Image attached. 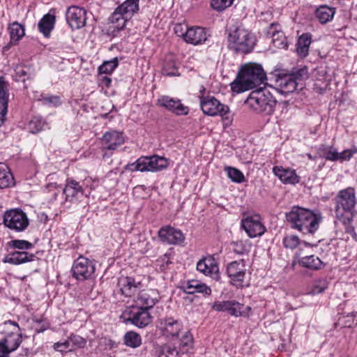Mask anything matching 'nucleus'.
I'll return each mask as SVG.
<instances>
[{"label": "nucleus", "instance_id": "20", "mask_svg": "<svg viewBox=\"0 0 357 357\" xmlns=\"http://www.w3.org/2000/svg\"><path fill=\"white\" fill-rule=\"evenodd\" d=\"M211 33L205 28L193 26L186 29L185 42L192 45H202L209 41Z\"/></svg>", "mask_w": 357, "mask_h": 357}, {"label": "nucleus", "instance_id": "51", "mask_svg": "<svg viewBox=\"0 0 357 357\" xmlns=\"http://www.w3.org/2000/svg\"><path fill=\"white\" fill-rule=\"evenodd\" d=\"M357 153V148L346 149L340 153L337 151V160L340 162L349 160Z\"/></svg>", "mask_w": 357, "mask_h": 357}, {"label": "nucleus", "instance_id": "22", "mask_svg": "<svg viewBox=\"0 0 357 357\" xmlns=\"http://www.w3.org/2000/svg\"><path fill=\"white\" fill-rule=\"evenodd\" d=\"M275 86L280 93L287 95L296 89L297 81L290 74L278 75L275 79Z\"/></svg>", "mask_w": 357, "mask_h": 357}, {"label": "nucleus", "instance_id": "61", "mask_svg": "<svg viewBox=\"0 0 357 357\" xmlns=\"http://www.w3.org/2000/svg\"><path fill=\"white\" fill-rule=\"evenodd\" d=\"M10 352L5 349L2 344H0V357H9Z\"/></svg>", "mask_w": 357, "mask_h": 357}, {"label": "nucleus", "instance_id": "64", "mask_svg": "<svg viewBox=\"0 0 357 357\" xmlns=\"http://www.w3.org/2000/svg\"><path fill=\"white\" fill-rule=\"evenodd\" d=\"M10 47V46H3V52H6V51H8V50H9Z\"/></svg>", "mask_w": 357, "mask_h": 357}, {"label": "nucleus", "instance_id": "41", "mask_svg": "<svg viewBox=\"0 0 357 357\" xmlns=\"http://www.w3.org/2000/svg\"><path fill=\"white\" fill-rule=\"evenodd\" d=\"M123 340L126 346L132 348H137L142 344L141 336L134 331L127 332L123 337Z\"/></svg>", "mask_w": 357, "mask_h": 357}, {"label": "nucleus", "instance_id": "40", "mask_svg": "<svg viewBox=\"0 0 357 357\" xmlns=\"http://www.w3.org/2000/svg\"><path fill=\"white\" fill-rule=\"evenodd\" d=\"M273 26L274 24H272L266 36V38L271 40L269 43L273 45H287V43L284 42L285 38L283 33L273 30Z\"/></svg>", "mask_w": 357, "mask_h": 357}, {"label": "nucleus", "instance_id": "34", "mask_svg": "<svg viewBox=\"0 0 357 357\" xmlns=\"http://www.w3.org/2000/svg\"><path fill=\"white\" fill-rule=\"evenodd\" d=\"M14 185V177L10 172L8 167L4 164L0 163V188H9Z\"/></svg>", "mask_w": 357, "mask_h": 357}, {"label": "nucleus", "instance_id": "28", "mask_svg": "<svg viewBox=\"0 0 357 357\" xmlns=\"http://www.w3.org/2000/svg\"><path fill=\"white\" fill-rule=\"evenodd\" d=\"M8 94L7 86L3 77H0V126L6 119L8 112Z\"/></svg>", "mask_w": 357, "mask_h": 357}, {"label": "nucleus", "instance_id": "36", "mask_svg": "<svg viewBox=\"0 0 357 357\" xmlns=\"http://www.w3.org/2000/svg\"><path fill=\"white\" fill-rule=\"evenodd\" d=\"M319 157L330 161H337V150L332 146L321 144L317 149Z\"/></svg>", "mask_w": 357, "mask_h": 357}, {"label": "nucleus", "instance_id": "45", "mask_svg": "<svg viewBox=\"0 0 357 357\" xmlns=\"http://www.w3.org/2000/svg\"><path fill=\"white\" fill-rule=\"evenodd\" d=\"M328 282L326 279L321 278L317 280L312 286L310 294L312 295L321 294L328 288Z\"/></svg>", "mask_w": 357, "mask_h": 357}, {"label": "nucleus", "instance_id": "4", "mask_svg": "<svg viewBox=\"0 0 357 357\" xmlns=\"http://www.w3.org/2000/svg\"><path fill=\"white\" fill-rule=\"evenodd\" d=\"M335 200V213L339 220L345 215H353L356 205V191L354 188L348 187L340 190Z\"/></svg>", "mask_w": 357, "mask_h": 357}, {"label": "nucleus", "instance_id": "47", "mask_svg": "<svg viewBox=\"0 0 357 357\" xmlns=\"http://www.w3.org/2000/svg\"><path fill=\"white\" fill-rule=\"evenodd\" d=\"M234 0H211V7L216 11L221 12L230 7Z\"/></svg>", "mask_w": 357, "mask_h": 357}, {"label": "nucleus", "instance_id": "56", "mask_svg": "<svg viewBox=\"0 0 357 357\" xmlns=\"http://www.w3.org/2000/svg\"><path fill=\"white\" fill-rule=\"evenodd\" d=\"M187 29L189 28L186 25L178 24L174 27V32L178 36L183 37L184 40H185V32Z\"/></svg>", "mask_w": 357, "mask_h": 357}, {"label": "nucleus", "instance_id": "59", "mask_svg": "<svg viewBox=\"0 0 357 357\" xmlns=\"http://www.w3.org/2000/svg\"><path fill=\"white\" fill-rule=\"evenodd\" d=\"M44 101L50 105L57 106L60 105V98L58 96H48L44 98Z\"/></svg>", "mask_w": 357, "mask_h": 357}, {"label": "nucleus", "instance_id": "43", "mask_svg": "<svg viewBox=\"0 0 357 357\" xmlns=\"http://www.w3.org/2000/svg\"><path fill=\"white\" fill-rule=\"evenodd\" d=\"M118 64L119 61L116 57L113 58L109 61H104L102 64L98 67L99 74H112L118 66Z\"/></svg>", "mask_w": 357, "mask_h": 357}, {"label": "nucleus", "instance_id": "8", "mask_svg": "<svg viewBox=\"0 0 357 357\" xmlns=\"http://www.w3.org/2000/svg\"><path fill=\"white\" fill-rule=\"evenodd\" d=\"M3 223L6 227L12 230L22 231L28 227L29 219L21 209L15 208L5 212Z\"/></svg>", "mask_w": 357, "mask_h": 357}, {"label": "nucleus", "instance_id": "15", "mask_svg": "<svg viewBox=\"0 0 357 357\" xmlns=\"http://www.w3.org/2000/svg\"><path fill=\"white\" fill-rule=\"evenodd\" d=\"M158 236L162 243L168 245H179L185 241L183 232L169 225L161 227L158 232Z\"/></svg>", "mask_w": 357, "mask_h": 357}, {"label": "nucleus", "instance_id": "53", "mask_svg": "<svg viewBox=\"0 0 357 357\" xmlns=\"http://www.w3.org/2000/svg\"><path fill=\"white\" fill-rule=\"evenodd\" d=\"M54 349L60 352H66L67 351H71L73 350V348L70 346V342L69 340L63 342H58L54 343Z\"/></svg>", "mask_w": 357, "mask_h": 357}, {"label": "nucleus", "instance_id": "30", "mask_svg": "<svg viewBox=\"0 0 357 357\" xmlns=\"http://www.w3.org/2000/svg\"><path fill=\"white\" fill-rule=\"evenodd\" d=\"M56 18L55 16L50 13L45 14L40 20L38 24V28L40 33L46 38H49L51 31L53 30Z\"/></svg>", "mask_w": 357, "mask_h": 357}, {"label": "nucleus", "instance_id": "16", "mask_svg": "<svg viewBox=\"0 0 357 357\" xmlns=\"http://www.w3.org/2000/svg\"><path fill=\"white\" fill-rule=\"evenodd\" d=\"M86 10L76 6H70L66 11V21L72 29H79L84 27L86 20Z\"/></svg>", "mask_w": 357, "mask_h": 357}, {"label": "nucleus", "instance_id": "26", "mask_svg": "<svg viewBox=\"0 0 357 357\" xmlns=\"http://www.w3.org/2000/svg\"><path fill=\"white\" fill-rule=\"evenodd\" d=\"M212 308L218 312H227L234 317H240L243 314L241 312L242 305L234 301L215 302Z\"/></svg>", "mask_w": 357, "mask_h": 357}, {"label": "nucleus", "instance_id": "58", "mask_svg": "<svg viewBox=\"0 0 357 357\" xmlns=\"http://www.w3.org/2000/svg\"><path fill=\"white\" fill-rule=\"evenodd\" d=\"M310 46H297L296 52L301 58H305L309 53Z\"/></svg>", "mask_w": 357, "mask_h": 357}, {"label": "nucleus", "instance_id": "13", "mask_svg": "<svg viewBox=\"0 0 357 357\" xmlns=\"http://www.w3.org/2000/svg\"><path fill=\"white\" fill-rule=\"evenodd\" d=\"M226 273L230 278V283L232 285L236 287H243V282L246 273L245 261L241 259L230 262L227 266Z\"/></svg>", "mask_w": 357, "mask_h": 357}, {"label": "nucleus", "instance_id": "38", "mask_svg": "<svg viewBox=\"0 0 357 357\" xmlns=\"http://www.w3.org/2000/svg\"><path fill=\"white\" fill-rule=\"evenodd\" d=\"M8 30L10 32V40L13 42L19 41L25 33L24 26L18 22L12 23L9 26Z\"/></svg>", "mask_w": 357, "mask_h": 357}, {"label": "nucleus", "instance_id": "1", "mask_svg": "<svg viewBox=\"0 0 357 357\" xmlns=\"http://www.w3.org/2000/svg\"><path fill=\"white\" fill-rule=\"evenodd\" d=\"M286 218L291 228L297 229L303 234H314L323 219L320 213H314L299 206H294L289 212L286 213Z\"/></svg>", "mask_w": 357, "mask_h": 357}, {"label": "nucleus", "instance_id": "39", "mask_svg": "<svg viewBox=\"0 0 357 357\" xmlns=\"http://www.w3.org/2000/svg\"><path fill=\"white\" fill-rule=\"evenodd\" d=\"M232 250L238 255H248L251 248V243L248 241H237L231 243Z\"/></svg>", "mask_w": 357, "mask_h": 357}, {"label": "nucleus", "instance_id": "32", "mask_svg": "<svg viewBox=\"0 0 357 357\" xmlns=\"http://www.w3.org/2000/svg\"><path fill=\"white\" fill-rule=\"evenodd\" d=\"M299 264L301 266L312 271L321 270L325 266V264L314 255L302 257Z\"/></svg>", "mask_w": 357, "mask_h": 357}, {"label": "nucleus", "instance_id": "37", "mask_svg": "<svg viewBox=\"0 0 357 357\" xmlns=\"http://www.w3.org/2000/svg\"><path fill=\"white\" fill-rule=\"evenodd\" d=\"M162 73L167 76L179 75L177 63L173 59L172 56H169L165 58L162 68Z\"/></svg>", "mask_w": 357, "mask_h": 357}, {"label": "nucleus", "instance_id": "10", "mask_svg": "<svg viewBox=\"0 0 357 357\" xmlns=\"http://www.w3.org/2000/svg\"><path fill=\"white\" fill-rule=\"evenodd\" d=\"M71 271L76 280L84 281L94 274L95 264L88 258L81 256L74 261Z\"/></svg>", "mask_w": 357, "mask_h": 357}, {"label": "nucleus", "instance_id": "49", "mask_svg": "<svg viewBox=\"0 0 357 357\" xmlns=\"http://www.w3.org/2000/svg\"><path fill=\"white\" fill-rule=\"evenodd\" d=\"M158 357H178V352L174 347L165 345L162 347Z\"/></svg>", "mask_w": 357, "mask_h": 357}, {"label": "nucleus", "instance_id": "54", "mask_svg": "<svg viewBox=\"0 0 357 357\" xmlns=\"http://www.w3.org/2000/svg\"><path fill=\"white\" fill-rule=\"evenodd\" d=\"M43 121L38 118L33 119L29 123V128L33 133L40 131L43 129Z\"/></svg>", "mask_w": 357, "mask_h": 357}, {"label": "nucleus", "instance_id": "33", "mask_svg": "<svg viewBox=\"0 0 357 357\" xmlns=\"http://www.w3.org/2000/svg\"><path fill=\"white\" fill-rule=\"evenodd\" d=\"M335 13V8L328 6L327 5H321L315 10V16L321 24H326L331 21Z\"/></svg>", "mask_w": 357, "mask_h": 357}, {"label": "nucleus", "instance_id": "44", "mask_svg": "<svg viewBox=\"0 0 357 357\" xmlns=\"http://www.w3.org/2000/svg\"><path fill=\"white\" fill-rule=\"evenodd\" d=\"M227 176L235 183H243L245 181L243 174L238 169L231 167H227L225 169Z\"/></svg>", "mask_w": 357, "mask_h": 357}, {"label": "nucleus", "instance_id": "52", "mask_svg": "<svg viewBox=\"0 0 357 357\" xmlns=\"http://www.w3.org/2000/svg\"><path fill=\"white\" fill-rule=\"evenodd\" d=\"M290 75H293L294 77V79L297 81V86L301 82L308 78V72L305 67L300 68L295 73H291Z\"/></svg>", "mask_w": 357, "mask_h": 357}, {"label": "nucleus", "instance_id": "19", "mask_svg": "<svg viewBox=\"0 0 357 357\" xmlns=\"http://www.w3.org/2000/svg\"><path fill=\"white\" fill-rule=\"evenodd\" d=\"M158 292L155 289L140 291L135 300V306L149 311L158 302Z\"/></svg>", "mask_w": 357, "mask_h": 357}, {"label": "nucleus", "instance_id": "3", "mask_svg": "<svg viewBox=\"0 0 357 357\" xmlns=\"http://www.w3.org/2000/svg\"><path fill=\"white\" fill-rule=\"evenodd\" d=\"M276 102L277 101L272 94L261 87L252 91L245 100V104L252 109L267 115L273 114Z\"/></svg>", "mask_w": 357, "mask_h": 357}, {"label": "nucleus", "instance_id": "14", "mask_svg": "<svg viewBox=\"0 0 357 357\" xmlns=\"http://www.w3.org/2000/svg\"><path fill=\"white\" fill-rule=\"evenodd\" d=\"M127 321L138 328H144L152 322L149 311L132 305L127 311Z\"/></svg>", "mask_w": 357, "mask_h": 357}, {"label": "nucleus", "instance_id": "35", "mask_svg": "<svg viewBox=\"0 0 357 357\" xmlns=\"http://www.w3.org/2000/svg\"><path fill=\"white\" fill-rule=\"evenodd\" d=\"M34 76V71L31 67L24 66H17L15 68L13 79L17 82H25L26 79L32 78Z\"/></svg>", "mask_w": 357, "mask_h": 357}, {"label": "nucleus", "instance_id": "11", "mask_svg": "<svg viewBox=\"0 0 357 357\" xmlns=\"http://www.w3.org/2000/svg\"><path fill=\"white\" fill-rule=\"evenodd\" d=\"M241 224V227L250 238L261 236L266 230L258 214L245 216L242 218Z\"/></svg>", "mask_w": 357, "mask_h": 357}, {"label": "nucleus", "instance_id": "9", "mask_svg": "<svg viewBox=\"0 0 357 357\" xmlns=\"http://www.w3.org/2000/svg\"><path fill=\"white\" fill-rule=\"evenodd\" d=\"M63 193L65 195V202L73 204H79L86 197L82 185L72 178L66 179Z\"/></svg>", "mask_w": 357, "mask_h": 357}, {"label": "nucleus", "instance_id": "62", "mask_svg": "<svg viewBox=\"0 0 357 357\" xmlns=\"http://www.w3.org/2000/svg\"><path fill=\"white\" fill-rule=\"evenodd\" d=\"M102 83L104 84L107 87H108L112 82V79L110 77L107 76H104L101 79Z\"/></svg>", "mask_w": 357, "mask_h": 357}, {"label": "nucleus", "instance_id": "18", "mask_svg": "<svg viewBox=\"0 0 357 357\" xmlns=\"http://www.w3.org/2000/svg\"><path fill=\"white\" fill-rule=\"evenodd\" d=\"M197 270L214 280H218L220 278L218 265L213 256H207L201 259L197 263Z\"/></svg>", "mask_w": 357, "mask_h": 357}, {"label": "nucleus", "instance_id": "31", "mask_svg": "<svg viewBox=\"0 0 357 357\" xmlns=\"http://www.w3.org/2000/svg\"><path fill=\"white\" fill-rule=\"evenodd\" d=\"M184 291L188 294L202 293L204 295L208 296L211 294V289L209 287L197 280L188 281L184 287Z\"/></svg>", "mask_w": 357, "mask_h": 357}, {"label": "nucleus", "instance_id": "2", "mask_svg": "<svg viewBox=\"0 0 357 357\" xmlns=\"http://www.w3.org/2000/svg\"><path fill=\"white\" fill-rule=\"evenodd\" d=\"M266 73L261 66L249 63L243 66L236 79L231 83L233 92L240 93L265 83Z\"/></svg>", "mask_w": 357, "mask_h": 357}, {"label": "nucleus", "instance_id": "48", "mask_svg": "<svg viewBox=\"0 0 357 357\" xmlns=\"http://www.w3.org/2000/svg\"><path fill=\"white\" fill-rule=\"evenodd\" d=\"M68 340H70V343L72 344L71 347L73 348V350L75 349L79 348L82 349L84 348L86 344V340L84 337L75 335V334H71Z\"/></svg>", "mask_w": 357, "mask_h": 357}, {"label": "nucleus", "instance_id": "23", "mask_svg": "<svg viewBox=\"0 0 357 357\" xmlns=\"http://www.w3.org/2000/svg\"><path fill=\"white\" fill-rule=\"evenodd\" d=\"M124 143V137L120 132L112 130L105 132L102 137L103 151H114Z\"/></svg>", "mask_w": 357, "mask_h": 357}, {"label": "nucleus", "instance_id": "60", "mask_svg": "<svg viewBox=\"0 0 357 357\" xmlns=\"http://www.w3.org/2000/svg\"><path fill=\"white\" fill-rule=\"evenodd\" d=\"M192 341V335L190 333H186L182 340V342H183V345L187 346L190 343H191Z\"/></svg>", "mask_w": 357, "mask_h": 357}, {"label": "nucleus", "instance_id": "63", "mask_svg": "<svg viewBox=\"0 0 357 357\" xmlns=\"http://www.w3.org/2000/svg\"><path fill=\"white\" fill-rule=\"evenodd\" d=\"M307 157L312 160H314L316 159V157L312 156L310 153H307Z\"/></svg>", "mask_w": 357, "mask_h": 357}, {"label": "nucleus", "instance_id": "27", "mask_svg": "<svg viewBox=\"0 0 357 357\" xmlns=\"http://www.w3.org/2000/svg\"><path fill=\"white\" fill-rule=\"evenodd\" d=\"M36 255L26 251H14L6 255L2 259L3 263L19 265L34 260Z\"/></svg>", "mask_w": 357, "mask_h": 357}, {"label": "nucleus", "instance_id": "21", "mask_svg": "<svg viewBox=\"0 0 357 357\" xmlns=\"http://www.w3.org/2000/svg\"><path fill=\"white\" fill-rule=\"evenodd\" d=\"M158 102L160 106L166 108L176 115H186L189 112V108L184 106L180 100L169 96H162L158 99Z\"/></svg>", "mask_w": 357, "mask_h": 357}, {"label": "nucleus", "instance_id": "24", "mask_svg": "<svg viewBox=\"0 0 357 357\" xmlns=\"http://www.w3.org/2000/svg\"><path fill=\"white\" fill-rule=\"evenodd\" d=\"M273 173L284 184L295 185L300 182V177L297 175L295 169L275 166L273 167Z\"/></svg>", "mask_w": 357, "mask_h": 357}, {"label": "nucleus", "instance_id": "25", "mask_svg": "<svg viewBox=\"0 0 357 357\" xmlns=\"http://www.w3.org/2000/svg\"><path fill=\"white\" fill-rule=\"evenodd\" d=\"M118 285L120 291L125 296H131L142 287L140 281H137L132 277H123L119 278Z\"/></svg>", "mask_w": 357, "mask_h": 357}, {"label": "nucleus", "instance_id": "7", "mask_svg": "<svg viewBox=\"0 0 357 357\" xmlns=\"http://www.w3.org/2000/svg\"><path fill=\"white\" fill-rule=\"evenodd\" d=\"M139 0H126L119 6L112 14L109 20L112 23H117V26L123 28L126 22L139 10Z\"/></svg>", "mask_w": 357, "mask_h": 357}, {"label": "nucleus", "instance_id": "17", "mask_svg": "<svg viewBox=\"0 0 357 357\" xmlns=\"http://www.w3.org/2000/svg\"><path fill=\"white\" fill-rule=\"evenodd\" d=\"M228 40L235 45H255V37L248 30L240 27H231L228 30Z\"/></svg>", "mask_w": 357, "mask_h": 357}, {"label": "nucleus", "instance_id": "46", "mask_svg": "<svg viewBox=\"0 0 357 357\" xmlns=\"http://www.w3.org/2000/svg\"><path fill=\"white\" fill-rule=\"evenodd\" d=\"M8 245L12 248L18 249L20 250H29L33 247L31 243L25 240L20 239H15L9 241L8 243Z\"/></svg>", "mask_w": 357, "mask_h": 357}, {"label": "nucleus", "instance_id": "42", "mask_svg": "<svg viewBox=\"0 0 357 357\" xmlns=\"http://www.w3.org/2000/svg\"><path fill=\"white\" fill-rule=\"evenodd\" d=\"M282 243L286 248L293 250L298 245L301 241L296 235L291 234L286 236L283 238ZM301 243L305 246H313V245L306 241H303Z\"/></svg>", "mask_w": 357, "mask_h": 357}, {"label": "nucleus", "instance_id": "5", "mask_svg": "<svg viewBox=\"0 0 357 357\" xmlns=\"http://www.w3.org/2000/svg\"><path fill=\"white\" fill-rule=\"evenodd\" d=\"M168 165L167 159L158 155L142 156L135 162L128 164L125 169L130 172H158L165 169Z\"/></svg>", "mask_w": 357, "mask_h": 357}, {"label": "nucleus", "instance_id": "50", "mask_svg": "<svg viewBox=\"0 0 357 357\" xmlns=\"http://www.w3.org/2000/svg\"><path fill=\"white\" fill-rule=\"evenodd\" d=\"M342 219H344L342 222L345 226V232L349 234L354 239L356 240L357 234L355 231L354 227L351 224L352 221V215H351V217L347 218L344 217Z\"/></svg>", "mask_w": 357, "mask_h": 357}, {"label": "nucleus", "instance_id": "57", "mask_svg": "<svg viewBox=\"0 0 357 357\" xmlns=\"http://www.w3.org/2000/svg\"><path fill=\"white\" fill-rule=\"evenodd\" d=\"M312 42L311 34L306 33L299 36L296 45H310Z\"/></svg>", "mask_w": 357, "mask_h": 357}, {"label": "nucleus", "instance_id": "6", "mask_svg": "<svg viewBox=\"0 0 357 357\" xmlns=\"http://www.w3.org/2000/svg\"><path fill=\"white\" fill-rule=\"evenodd\" d=\"M200 107L202 112L208 116H220L224 119L225 125L231 124L232 120L229 116V108L227 105L222 104L213 96H200Z\"/></svg>", "mask_w": 357, "mask_h": 357}, {"label": "nucleus", "instance_id": "29", "mask_svg": "<svg viewBox=\"0 0 357 357\" xmlns=\"http://www.w3.org/2000/svg\"><path fill=\"white\" fill-rule=\"evenodd\" d=\"M163 334L166 336L176 337L182 329L181 324L172 318H168L161 322Z\"/></svg>", "mask_w": 357, "mask_h": 357}, {"label": "nucleus", "instance_id": "55", "mask_svg": "<svg viewBox=\"0 0 357 357\" xmlns=\"http://www.w3.org/2000/svg\"><path fill=\"white\" fill-rule=\"evenodd\" d=\"M355 314L351 313L349 314L347 317H343L342 318H340L339 321L342 322V324L344 327H351L352 325L354 324L355 320H354Z\"/></svg>", "mask_w": 357, "mask_h": 357}, {"label": "nucleus", "instance_id": "12", "mask_svg": "<svg viewBox=\"0 0 357 357\" xmlns=\"http://www.w3.org/2000/svg\"><path fill=\"white\" fill-rule=\"evenodd\" d=\"M3 325L7 328L13 327V329L0 341V344H2L5 349L11 353L20 345L22 341V334L20 333V327L16 322L9 320L5 321Z\"/></svg>", "mask_w": 357, "mask_h": 357}]
</instances>
